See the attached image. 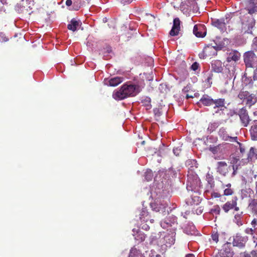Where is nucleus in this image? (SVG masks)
Instances as JSON below:
<instances>
[{"label": "nucleus", "instance_id": "obj_18", "mask_svg": "<svg viewBox=\"0 0 257 257\" xmlns=\"http://www.w3.org/2000/svg\"><path fill=\"white\" fill-rule=\"evenodd\" d=\"M213 109L220 108V110H225L226 107L225 106V99L224 98H219L214 99L213 105Z\"/></svg>", "mask_w": 257, "mask_h": 257}, {"label": "nucleus", "instance_id": "obj_32", "mask_svg": "<svg viewBox=\"0 0 257 257\" xmlns=\"http://www.w3.org/2000/svg\"><path fill=\"white\" fill-rule=\"evenodd\" d=\"M9 40V38L7 37L6 35L3 33H0V42L3 43L7 42Z\"/></svg>", "mask_w": 257, "mask_h": 257}, {"label": "nucleus", "instance_id": "obj_11", "mask_svg": "<svg viewBox=\"0 0 257 257\" xmlns=\"http://www.w3.org/2000/svg\"><path fill=\"white\" fill-rule=\"evenodd\" d=\"M237 197H234L231 201L226 202L223 206L222 209L225 213L232 209L237 205Z\"/></svg>", "mask_w": 257, "mask_h": 257}, {"label": "nucleus", "instance_id": "obj_58", "mask_svg": "<svg viewBox=\"0 0 257 257\" xmlns=\"http://www.w3.org/2000/svg\"><path fill=\"white\" fill-rule=\"evenodd\" d=\"M212 75H210L209 76H208L207 78L206 79V81L208 82H210V81L212 79Z\"/></svg>", "mask_w": 257, "mask_h": 257}, {"label": "nucleus", "instance_id": "obj_2", "mask_svg": "<svg viewBox=\"0 0 257 257\" xmlns=\"http://www.w3.org/2000/svg\"><path fill=\"white\" fill-rule=\"evenodd\" d=\"M243 57L246 67L255 68L257 67V56L254 51H248L245 52Z\"/></svg>", "mask_w": 257, "mask_h": 257}, {"label": "nucleus", "instance_id": "obj_15", "mask_svg": "<svg viewBox=\"0 0 257 257\" xmlns=\"http://www.w3.org/2000/svg\"><path fill=\"white\" fill-rule=\"evenodd\" d=\"M140 219L142 222H148L149 221L152 223L154 220L150 218L148 212L145 208H143L139 214Z\"/></svg>", "mask_w": 257, "mask_h": 257}, {"label": "nucleus", "instance_id": "obj_26", "mask_svg": "<svg viewBox=\"0 0 257 257\" xmlns=\"http://www.w3.org/2000/svg\"><path fill=\"white\" fill-rule=\"evenodd\" d=\"M158 205H159L157 203L151 204V206L153 208V209L157 212L163 211L166 209V208L167 206V205L166 204L160 205L159 206H158Z\"/></svg>", "mask_w": 257, "mask_h": 257}, {"label": "nucleus", "instance_id": "obj_34", "mask_svg": "<svg viewBox=\"0 0 257 257\" xmlns=\"http://www.w3.org/2000/svg\"><path fill=\"white\" fill-rule=\"evenodd\" d=\"M154 114L156 117H160L162 114L161 110L160 108H156L153 110Z\"/></svg>", "mask_w": 257, "mask_h": 257}, {"label": "nucleus", "instance_id": "obj_17", "mask_svg": "<svg viewBox=\"0 0 257 257\" xmlns=\"http://www.w3.org/2000/svg\"><path fill=\"white\" fill-rule=\"evenodd\" d=\"M247 209L252 214H257V199L249 200Z\"/></svg>", "mask_w": 257, "mask_h": 257}, {"label": "nucleus", "instance_id": "obj_20", "mask_svg": "<svg viewBox=\"0 0 257 257\" xmlns=\"http://www.w3.org/2000/svg\"><path fill=\"white\" fill-rule=\"evenodd\" d=\"M219 135L222 138V140L224 141H230L235 142L237 140V137H231L229 136L224 128H221L219 130Z\"/></svg>", "mask_w": 257, "mask_h": 257}, {"label": "nucleus", "instance_id": "obj_6", "mask_svg": "<svg viewBox=\"0 0 257 257\" xmlns=\"http://www.w3.org/2000/svg\"><path fill=\"white\" fill-rule=\"evenodd\" d=\"M233 255L234 251L232 248L231 244L229 242L224 244L219 252L220 257H232Z\"/></svg>", "mask_w": 257, "mask_h": 257}, {"label": "nucleus", "instance_id": "obj_44", "mask_svg": "<svg viewBox=\"0 0 257 257\" xmlns=\"http://www.w3.org/2000/svg\"><path fill=\"white\" fill-rule=\"evenodd\" d=\"M252 257H257V249L252 250L251 251L248 252Z\"/></svg>", "mask_w": 257, "mask_h": 257}, {"label": "nucleus", "instance_id": "obj_5", "mask_svg": "<svg viewBox=\"0 0 257 257\" xmlns=\"http://www.w3.org/2000/svg\"><path fill=\"white\" fill-rule=\"evenodd\" d=\"M247 240L248 237L247 236L237 233L233 236L232 245L233 246L242 248L245 247Z\"/></svg>", "mask_w": 257, "mask_h": 257}, {"label": "nucleus", "instance_id": "obj_31", "mask_svg": "<svg viewBox=\"0 0 257 257\" xmlns=\"http://www.w3.org/2000/svg\"><path fill=\"white\" fill-rule=\"evenodd\" d=\"M234 193V190L232 188H225L223 191V196H230Z\"/></svg>", "mask_w": 257, "mask_h": 257}, {"label": "nucleus", "instance_id": "obj_29", "mask_svg": "<svg viewBox=\"0 0 257 257\" xmlns=\"http://www.w3.org/2000/svg\"><path fill=\"white\" fill-rule=\"evenodd\" d=\"M211 212L213 214H215L216 215H219L220 212V208L219 205H216L213 206V207L211 209Z\"/></svg>", "mask_w": 257, "mask_h": 257}, {"label": "nucleus", "instance_id": "obj_57", "mask_svg": "<svg viewBox=\"0 0 257 257\" xmlns=\"http://www.w3.org/2000/svg\"><path fill=\"white\" fill-rule=\"evenodd\" d=\"M3 6H4V4L3 3L2 1L1 0H0V13L2 11V8H3Z\"/></svg>", "mask_w": 257, "mask_h": 257}, {"label": "nucleus", "instance_id": "obj_30", "mask_svg": "<svg viewBox=\"0 0 257 257\" xmlns=\"http://www.w3.org/2000/svg\"><path fill=\"white\" fill-rule=\"evenodd\" d=\"M219 233L215 231H213L211 234V238L215 243H217L219 241Z\"/></svg>", "mask_w": 257, "mask_h": 257}, {"label": "nucleus", "instance_id": "obj_16", "mask_svg": "<svg viewBox=\"0 0 257 257\" xmlns=\"http://www.w3.org/2000/svg\"><path fill=\"white\" fill-rule=\"evenodd\" d=\"M212 25L221 31L223 32L226 30V23L224 19H216L212 21Z\"/></svg>", "mask_w": 257, "mask_h": 257}, {"label": "nucleus", "instance_id": "obj_13", "mask_svg": "<svg viewBox=\"0 0 257 257\" xmlns=\"http://www.w3.org/2000/svg\"><path fill=\"white\" fill-rule=\"evenodd\" d=\"M245 9L249 14L257 13V1L249 0Z\"/></svg>", "mask_w": 257, "mask_h": 257}, {"label": "nucleus", "instance_id": "obj_40", "mask_svg": "<svg viewBox=\"0 0 257 257\" xmlns=\"http://www.w3.org/2000/svg\"><path fill=\"white\" fill-rule=\"evenodd\" d=\"M219 149V146L210 147L209 150L214 154L216 153Z\"/></svg>", "mask_w": 257, "mask_h": 257}, {"label": "nucleus", "instance_id": "obj_62", "mask_svg": "<svg viewBox=\"0 0 257 257\" xmlns=\"http://www.w3.org/2000/svg\"><path fill=\"white\" fill-rule=\"evenodd\" d=\"M237 174V171L233 170V172L232 173V176H234Z\"/></svg>", "mask_w": 257, "mask_h": 257}, {"label": "nucleus", "instance_id": "obj_59", "mask_svg": "<svg viewBox=\"0 0 257 257\" xmlns=\"http://www.w3.org/2000/svg\"><path fill=\"white\" fill-rule=\"evenodd\" d=\"M185 257H195V255L192 253H189L186 254Z\"/></svg>", "mask_w": 257, "mask_h": 257}, {"label": "nucleus", "instance_id": "obj_55", "mask_svg": "<svg viewBox=\"0 0 257 257\" xmlns=\"http://www.w3.org/2000/svg\"><path fill=\"white\" fill-rule=\"evenodd\" d=\"M251 224L253 226H255V225H257V219H253L252 221H251Z\"/></svg>", "mask_w": 257, "mask_h": 257}, {"label": "nucleus", "instance_id": "obj_24", "mask_svg": "<svg viewBox=\"0 0 257 257\" xmlns=\"http://www.w3.org/2000/svg\"><path fill=\"white\" fill-rule=\"evenodd\" d=\"M151 99L149 97H144L141 99V103L143 105L146 107L147 110L151 109L152 106L151 104Z\"/></svg>", "mask_w": 257, "mask_h": 257}, {"label": "nucleus", "instance_id": "obj_36", "mask_svg": "<svg viewBox=\"0 0 257 257\" xmlns=\"http://www.w3.org/2000/svg\"><path fill=\"white\" fill-rule=\"evenodd\" d=\"M244 78V82L246 84H249L250 83H252V80L251 79H249L247 77L246 74H244L243 75V79Z\"/></svg>", "mask_w": 257, "mask_h": 257}, {"label": "nucleus", "instance_id": "obj_53", "mask_svg": "<svg viewBox=\"0 0 257 257\" xmlns=\"http://www.w3.org/2000/svg\"><path fill=\"white\" fill-rule=\"evenodd\" d=\"M252 239H253V242L255 243V246H257V235L256 236L252 235Z\"/></svg>", "mask_w": 257, "mask_h": 257}, {"label": "nucleus", "instance_id": "obj_42", "mask_svg": "<svg viewBox=\"0 0 257 257\" xmlns=\"http://www.w3.org/2000/svg\"><path fill=\"white\" fill-rule=\"evenodd\" d=\"M181 152V149L179 148H174L173 153L176 156H179Z\"/></svg>", "mask_w": 257, "mask_h": 257}, {"label": "nucleus", "instance_id": "obj_4", "mask_svg": "<svg viewBox=\"0 0 257 257\" xmlns=\"http://www.w3.org/2000/svg\"><path fill=\"white\" fill-rule=\"evenodd\" d=\"M255 22L252 19L243 20L238 29L239 33L242 35L245 34H251L252 29L254 26Z\"/></svg>", "mask_w": 257, "mask_h": 257}, {"label": "nucleus", "instance_id": "obj_21", "mask_svg": "<svg viewBox=\"0 0 257 257\" xmlns=\"http://www.w3.org/2000/svg\"><path fill=\"white\" fill-rule=\"evenodd\" d=\"M212 70L216 73H220L223 70L222 64L220 61H215L211 64Z\"/></svg>", "mask_w": 257, "mask_h": 257}, {"label": "nucleus", "instance_id": "obj_46", "mask_svg": "<svg viewBox=\"0 0 257 257\" xmlns=\"http://www.w3.org/2000/svg\"><path fill=\"white\" fill-rule=\"evenodd\" d=\"M190 2H192L193 9H196L197 8V3L196 2V1L195 0H189V3H190Z\"/></svg>", "mask_w": 257, "mask_h": 257}, {"label": "nucleus", "instance_id": "obj_22", "mask_svg": "<svg viewBox=\"0 0 257 257\" xmlns=\"http://www.w3.org/2000/svg\"><path fill=\"white\" fill-rule=\"evenodd\" d=\"M123 80V77H114L111 78L108 82L109 85L110 86H116L121 83Z\"/></svg>", "mask_w": 257, "mask_h": 257}, {"label": "nucleus", "instance_id": "obj_19", "mask_svg": "<svg viewBox=\"0 0 257 257\" xmlns=\"http://www.w3.org/2000/svg\"><path fill=\"white\" fill-rule=\"evenodd\" d=\"M214 99L207 94L203 95L200 99V102L204 106H209L213 105Z\"/></svg>", "mask_w": 257, "mask_h": 257}, {"label": "nucleus", "instance_id": "obj_41", "mask_svg": "<svg viewBox=\"0 0 257 257\" xmlns=\"http://www.w3.org/2000/svg\"><path fill=\"white\" fill-rule=\"evenodd\" d=\"M119 2L122 5H128L131 4L133 0H118Z\"/></svg>", "mask_w": 257, "mask_h": 257}, {"label": "nucleus", "instance_id": "obj_51", "mask_svg": "<svg viewBox=\"0 0 257 257\" xmlns=\"http://www.w3.org/2000/svg\"><path fill=\"white\" fill-rule=\"evenodd\" d=\"M239 161L238 159H237L235 157H233V159L231 161V164H232L233 165H235L238 161Z\"/></svg>", "mask_w": 257, "mask_h": 257}, {"label": "nucleus", "instance_id": "obj_9", "mask_svg": "<svg viewBox=\"0 0 257 257\" xmlns=\"http://www.w3.org/2000/svg\"><path fill=\"white\" fill-rule=\"evenodd\" d=\"M236 63H235V62H226L225 64V70H226L227 71V73L229 74V77L230 78H234V79H235L236 77L235 75V67H236Z\"/></svg>", "mask_w": 257, "mask_h": 257}, {"label": "nucleus", "instance_id": "obj_63", "mask_svg": "<svg viewBox=\"0 0 257 257\" xmlns=\"http://www.w3.org/2000/svg\"><path fill=\"white\" fill-rule=\"evenodd\" d=\"M235 210L238 211L239 210V207L237 206V205L234 207Z\"/></svg>", "mask_w": 257, "mask_h": 257}, {"label": "nucleus", "instance_id": "obj_10", "mask_svg": "<svg viewBox=\"0 0 257 257\" xmlns=\"http://www.w3.org/2000/svg\"><path fill=\"white\" fill-rule=\"evenodd\" d=\"M180 30V21L178 18H175L173 21V25L170 32L172 36H177Z\"/></svg>", "mask_w": 257, "mask_h": 257}, {"label": "nucleus", "instance_id": "obj_7", "mask_svg": "<svg viewBox=\"0 0 257 257\" xmlns=\"http://www.w3.org/2000/svg\"><path fill=\"white\" fill-rule=\"evenodd\" d=\"M237 114L239 116L242 125L245 127L247 126L251 120L246 108L245 107H243L240 109Z\"/></svg>", "mask_w": 257, "mask_h": 257}, {"label": "nucleus", "instance_id": "obj_47", "mask_svg": "<svg viewBox=\"0 0 257 257\" xmlns=\"http://www.w3.org/2000/svg\"><path fill=\"white\" fill-rule=\"evenodd\" d=\"M253 79L254 81H257V68L253 71Z\"/></svg>", "mask_w": 257, "mask_h": 257}, {"label": "nucleus", "instance_id": "obj_23", "mask_svg": "<svg viewBox=\"0 0 257 257\" xmlns=\"http://www.w3.org/2000/svg\"><path fill=\"white\" fill-rule=\"evenodd\" d=\"M79 21L76 20L75 19H72L70 21V23L68 25L67 28L69 30L74 32L76 30L77 27L79 26Z\"/></svg>", "mask_w": 257, "mask_h": 257}, {"label": "nucleus", "instance_id": "obj_33", "mask_svg": "<svg viewBox=\"0 0 257 257\" xmlns=\"http://www.w3.org/2000/svg\"><path fill=\"white\" fill-rule=\"evenodd\" d=\"M235 219V222L238 226L242 225V221L241 220L240 215L239 214H236L234 216Z\"/></svg>", "mask_w": 257, "mask_h": 257}, {"label": "nucleus", "instance_id": "obj_56", "mask_svg": "<svg viewBox=\"0 0 257 257\" xmlns=\"http://www.w3.org/2000/svg\"><path fill=\"white\" fill-rule=\"evenodd\" d=\"M232 168L233 170L237 171L238 170V166L237 165H232Z\"/></svg>", "mask_w": 257, "mask_h": 257}, {"label": "nucleus", "instance_id": "obj_35", "mask_svg": "<svg viewBox=\"0 0 257 257\" xmlns=\"http://www.w3.org/2000/svg\"><path fill=\"white\" fill-rule=\"evenodd\" d=\"M161 226L163 228H167L169 226H171L172 225L171 224V223H170L169 222H168L165 220V221H161Z\"/></svg>", "mask_w": 257, "mask_h": 257}, {"label": "nucleus", "instance_id": "obj_14", "mask_svg": "<svg viewBox=\"0 0 257 257\" xmlns=\"http://www.w3.org/2000/svg\"><path fill=\"white\" fill-rule=\"evenodd\" d=\"M193 34L198 38L204 37L206 35L204 27L202 25H196L194 26Z\"/></svg>", "mask_w": 257, "mask_h": 257}, {"label": "nucleus", "instance_id": "obj_3", "mask_svg": "<svg viewBox=\"0 0 257 257\" xmlns=\"http://www.w3.org/2000/svg\"><path fill=\"white\" fill-rule=\"evenodd\" d=\"M238 97L249 107L254 104L257 101L255 95L253 94H250L247 91H240L238 94Z\"/></svg>", "mask_w": 257, "mask_h": 257}, {"label": "nucleus", "instance_id": "obj_25", "mask_svg": "<svg viewBox=\"0 0 257 257\" xmlns=\"http://www.w3.org/2000/svg\"><path fill=\"white\" fill-rule=\"evenodd\" d=\"M250 134L254 139L257 140V120L253 121V124L250 129Z\"/></svg>", "mask_w": 257, "mask_h": 257}, {"label": "nucleus", "instance_id": "obj_52", "mask_svg": "<svg viewBox=\"0 0 257 257\" xmlns=\"http://www.w3.org/2000/svg\"><path fill=\"white\" fill-rule=\"evenodd\" d=\"M222 187L224 189L225 187H226V188H231V184L230 183H228L226 185H222Z\"/></svg>", "mask_w": 257, "mask_h": 257}, {"label": "nucleus", "instance_id": "obj_38", "mask_svg": "<svg viewBox=\"0 0 257 257\" xmlns=\"http://www.w3.org/2000/svg\"><path fill=\"white\" fill-rule=\"evenodd\" d=\"M80 7H81L80 5H79L76 3H74L73 5L72 6V8L71 10H74V11H78V10H79Z\"/></svg>", "mask_w": 257, "mask_h": 257}, {"label": "nucleus", "instance_id": "obj_48", "mask_svg": "<svg viewBox=\"0 0 257 257\" xmlns=\"http://www.w3.org/2000/svg\"><path fill=\"white\" fill-rule=\"evenodd\" d=\"M139 235L140 236L141 241H144L145 240L146 235L144 233H140Z\"/></svg>", "mask_w": 257, "mask_h": 257}, {"label": "nucleus", "instance_id": "obj_43", "mask_svg": "<svg viewBox=\"0 0 257 257\" xmlns=\"http://www.w3.org/2000/svg\"><path fill=\"white\" fill-rule=\"evenodd\" d=\"M252 47L257 51V37L254 38L253 40Z\"/></svg>", "mask_w": 257, "mask_h": 257}, {"label": "nucleus", "instance_id": "obj_27", "mask_svg": "<svg viewBox=\"0 0 257 257\" xmlns=\"http://www.w3.org/2000/svg\"><path fill=\"white\" fill-rule=\"evenodd\" d=\"M256 153L255 149L253 147H251L247 154V160L248 161H251L252 158L255 157Z\"/></svg>", "mask_w": 257, "mask_h": 257}, {"label": "nucleus", "instance_id": "obj_8", "mask_svg": "<svg viewBox=\"0 0 257 257\" xmlns=\"http://www.w3.org/2000/svg\"><path fill=\"white\" fill-rule=\"evenodd\" d=\"M217 172L223 176H226L230 170V166L224 161H220L217 163Z\"/></svg>", "mask_w": 257, "mask_h": 257}, {"label": "nucleus", "instance_id": "obj_1", "mask_svg": "<svg viewBox=\"0 0 257 257\" xmlns=\"http://www.w3.org/2000/svg\"><path fill=\"white\" fill-rule=\"evenodd\" d=\"M135 85L124 84L120 88L113 92L112 96L115 100H122L128 97H133L138 93Z\"/></svg>", "mask_w": 257, "mask_h": 257}, {"label": "nucleus", "instance_id": "obj_64", "mask_svg": "<svg viewBox=\"0 0 257 257\" xmlns=\"http://www.w3.org/2000/svg\"><path fill=\"white\" fill-rule=\"evenodd\" d=\"M255 191H256V194H257V182H255Z\"/></svg>", "mask_w": 257, "mask_h": 257}, {"label": "nucleus", "instance_id": "obj_50", "mask_svg": "<svg viewBox=\"0 0 257 257\" xmlns=\"http://www.w3.org/2000/svg\"><path fill=\"white\" fill-rule=\"evenodd\" d=\"M224 110H220V108H216V109H214V113L219 114L223 113Z\"/></svg>", "mask_w": 257, "mask_h": 257}, {"label": "nucleus", "instance_id": "obj_49", "mask_svg": "<svg viewBox=\"0 0 257 257\" xmlns=\"http://www.w3.org/2000/svg\"><path fill=\"white\" fill-rule=\"evenodd\" d=\"M242 257H252L250 254L247 251H244L242 254Z\"/></svg>", "mask_w": 257, "mask_h": 257}, {"label": "nucleus", "instance_id": "obj_39", "mask_svg": "<svg viewBox=\"0 0 257 257\" xmlns=\"http://www.w3.org/2000/svg\"><path fill=\"white\" fill-rule=\"evenodd\" d=\"M245 232L246 234H250L251 235H253L254 232V229H253L251 228H247L245 230Z\"/></svg>", "mask_w": 257, "mask_h": 257}, {"label": "nucleus", "instance_id": "obj_12", "mask_svg": "<svg viewBox=\"0 0 257 257\" xmlns=\"http://www.w3.org/2000/svg\"><path fill=\"white\" fill-rule=\"evenodd\" d=\"M241 55L239 52L236 50L232 51L230 52L226 58V62H236L240 58Z\"/></svg>", "mask_w": 257, "mask_h": 257}, {"label": "nucleus", "instance_id": "obj_60", "mask_svg": "<svg viewBox=\"0 0 257 257\" xmlns=\"http://www.w3.org/2000/svg\"><path fill=\"white\" fill-rule=\"evenodd\" d=\"M142 228L144 229H148V228H149V226L147 224L146 225H144V226H142Z\"/></svg>", "mask_w": 257, "mask_h": 257}, {"label": "nucleus", "instance_id": "obj_28", "mask_svg": "<svg viewBox=\"0 0 257 257\" xmlns=\"http://www.w3.org/2000/svg\"><path fill=\"white\" fill-rule=\"evenodd\" d=\"M153 177V173L152 170H147L146 172L145 173V179L148 181H151L152 180V178Z\"/></svg>", "mask_w": 257, "mask_h": 257}, {"label": "nucleus", "instance_id": "obj_45", "mask_svg": "<svg viewBox=\"0 0 257 257\" xmlns=\"http://www.w3.org/2000/svg\"><path fill=\"white\" fill-rule=\"evenodd\" d=\"M222 195H221L220 194L217 192H213L212 193V197L214 198L222 197Z\"/></svg>", "mask_w": 257, "mask_h": 257}, {"label": "nucleus", "instance_id": "obj_37", "mask_svg": "<svg viewBox=\"0 0 257 257\" xmlns=\"http://www.w3.org/2000/svg\"><path fill=\"white\" fill-rule=\"evenodd\" d=\"M199 67V63H197V62H195L192 64L191 66V69L193 71H196L198 69Z\"/></svg>", "mask_w": 257, "mask_h": 257}, {"label": "nucleus", "instance_id": "obj_54", "mask_svg": "<svg viewBox=\"0 0 257 257\" xmlns=\"http://www.w3.org/2000/svg\"><path fill=\"white\" fill-rule=\"evenodd\" d=\"M72 4V1L71 0H67L66 2V6L69 7Z\"/></svg>", "mask_w": 257, "mask_h": 257}, {"label": "nucleus", "instance_id": "obj_61", "mask_svg": "<svg viewBox=\"0 0 257 257\" xmlns=\"http://www.w3.org/2000/svg\"><path fill=\"white\" fill-rule=\"evenodd\" d=\"M240 151L241 153H243L245 152V149L244 148H242L241 147L240 148Z\"/></svg>", "mask_w": 257, "mask_h": 257}]
</instances>
